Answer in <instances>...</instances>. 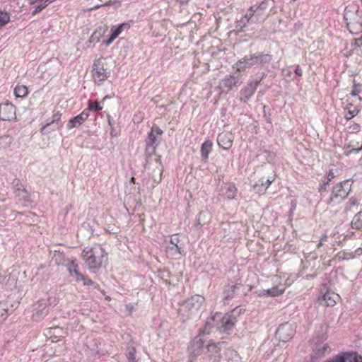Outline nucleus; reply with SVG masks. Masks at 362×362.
<instances>
[{"instance_id": "f257e3e1", "label": "nucleus", "mask_w": 362, "mask_h": 362, "mask_svg": "<svg viewBox=\"0 0 362 362\" xmlns=\"http://www.w3.org/2000/svg\"><path fill=\"white\" fill-rule=\"evenodd\" d=\"M106 255L105 250L100 245L86 247L81 253L88 269L93 272L101 267Z\"/></svg>"}, {"instance_id": "f03ea898", "label": "nucleus", "mask_w": 362, "mask_h": 362, "mask_svg": "<svg viewBox=\"0 0 362 362\" xmlns=\"http://www.w3.org/2000/svg\"><path fill=\"white\" fill-rule=\"evenodd\" d=\"M344 18L350 33L357 34L362 31V11L358 4L348 5L345 8Z\"/></svg>"}, {"instance_id": "7ed1b4c3", "label": "nucleus", "mask_w": 362, "mask_h": 362, "mask_svg": "<svg viewBox=\"0 0 362 362\" xmlns=\"http://www.w3.org/2000/svg\"><path fill=\"white\" fill-rule=\"evenodd\" d=\"M204 300L205 299L203 296L195 295L183 302L178 309L180 319L182 321H185L197 315Z\"/></svg>"}, {"instance_id": "20e7f679", "label": "nucleus", "mask_w": 362, "mask_h": 362, "mask_svg": "<svg viewBox=\"0 0 362 362\" xmlns=\"http://www.w3.org/2000/svg\"><path fill=\"white\" fill-rule=\"evenodd\" d=\"M351 187L349 180L337 183L332 188L330 195L326 203L331 206H335L340 204L348 197L351 191Z\"/></svg>"}, {"instance_id": "39448f33", "label": "nucleus", "mask_w": 362, "mask_h": 362, "mask_svg": "<svg viewBox=\"0 0 362 362\" xmlns=\"http://www.w3.org/2000/svg\"><path fill=\"white\" fill-rule=\"evenodd\" d=\"M110 75L107 64L103 57L94 61L92 76L95 83H100L105 81Z\"/></svg>"}, {"instance_id": "423d86ee", "label": "nucleus", "mask_w": 362, "mask_h": 362, "mask_svg": "<svg viewBox=\"0 0 362 362\" xmlns=\"http://www.w3.org/2000/svg\"><path fill=\"white\" fill-rule=\"evenodd\" d=\"M204 343L200 336L198 335L194 338L188 348L189 360L187 362H194L195 359L202 354Z\"/></svg>"}, {"instance_id": "0eeeda50", "label": "nucleus", "mask_w": 362, "mask_h": 362, "mask_svg": "<svg viewBox=\"0 0 362 362\" xmlns=\"http://www.w3.org/2000/svg\"><path fill=\"white\" fill-rule=\"evenodd\" d=\"M224 344V342H218L217 344L214 342H211L207 344V357H202L201 359L203 361L202 362H218L221 358V349L219 347L220 345Z\"/></svg>"}, {"instance_id": "6e6552de", "label": "nucleus", "mask_w": 362, "mask_h": 362, "mask_svg": "<svg viewBox=\"0 0 362 362\" xmlns=\"http://www.w3.org/2000/svg\"><path fill=\"white\" fill-rule=\"evenodd\" d=\"M295 333V329L291 324L285 323L281 325L276 332V337L282 341H287L291 339Z\"/></svg>"}, {"instance_id": "1a4fd4ad", "label": "nucleus", "mask_w": 362, "mask_h": 362, "mask_svg": "<svg viewBox=\"0 0 362 362\" xmlns=\"http://www.w3.org/2000/svg\"><path fill=\"white\" fill-rule=\"evenodd\" d=\"M48 313L49 308L47 301L45 299H41L35 305L32 317L35 321H40Z\"/></svg>"}, {"instance_id": "9d476101", "label": "nucleus", "mask_w": 362, "mask_h": 362, "mask_svg": "<svg viewBox=\"0 0 362 362\" xmlns=\"http://www.w3.org/2000/svg\"><path fill=\"white\" fill-rule=\"evenodd\" d=\"M325 362H362V356L356 352H346L337 355Z\"/></svg>"}, {"instance_id": "9b49d317", "label": "nucleus", "mask_w": 362, "mask_h": 362, "mask_svg": "<svg viewBox=\"0 0 362 362\" xmlns=\"http://www.w3.org/2000/svg\"><path fill=\"white\" fill-rule=\"evenodd\" d=\"M237 322V317L233 313H226L221 317V325L217 328L221 332H228L231 330Z\"/></svg>"}, {"instance_id": "f8f14e48", "label": "nucleus", "mask_w": 362, "mask_h": 362, "mask_svg": "<svg viewBox=\"0 0 362 362\" xmlns=\"http://www.w3.org/2000/svg\"><path fill=\"white\" fill-rule=\"evenodd\" d=\"M162 134L163 131L158 126H153L151 128V131L146 140L147 151L153 153L155 151L157 139Z\"/></svg>"}, {"instance_id": "ddd939ff", "label": "nucleus", "mask_w": 362, "mask_h": 362, "mask_svg": "<svg viewBox=\"0 0 362 362\" xmlns=\"http://www.w3.org/2000/svg\"><path fill=\"white\" fill-rule=\"evenodd\" d=\"M0 119L2 120H12L16 119V108L10 103L0 104Z\"/></svg>"}, {"instance_id": "4468645a", "label": "nucleus", "mask_w": 362, "mask_h": 362, "mask_svg": "<svg viewBox=\"0 0 362 362\" xmlns=\"http://www.w3.org/2000/svg\"><path fill=\"white\" fill-rule=\"evenodd\" d=\"M266 9V4L264 2H262L259 5L252 6L243 18V22L245 24L250 22L251 18L256 14L257 16H262L263 14V11Z\"/></svg>"}, {"instance_id": "2eb2a0df", "label": "nucleus", "mask_w": 362, "mask_h": 362, "mask_svg": "<svg viewBox=\"0 0 362 362\" xmlns=\"http://www.w3.org/2000/svg\"><path fill=\"white\" fill-rule=\"evenodd\" d=\"M233 135L228 132L220 133L217 136V143L220 147L225 150L231 148L233 142Z\"/></svg>"}, {"instance_id": "dca6fc26", "label": "nucleus", "mask_w": 362, "mask_h": 362, "mask_svg": "<svg viewBox=\"0 0 362 362\" xmlns=\"http://www.w3.org/2000/svg\"><path fill=\"white\" fill-rule=\"evenodd\" d=\"M130 28V25L128 23H123L119 24L117 27H112L111 28V35L109 38L105 41V45L106 46L110 45L112 43V42L122 33L124 30H127Z\"/></svg>"}, {"instance_id": "f3484780", "label": "nucleus", "mask_w": 362, "mask_h": 362, "mask_svg": "<svg viewBox=\"0 0 362 362\" xmlns=\"http://www.w3.org/2000/svg\"><path fill=\"white\" fill-rule=\"evenodd\" d=\"M88 110H83L81 113L71 118L67 124V129H71L73 128L78 127L88 118Z\"/></svg>"}, {"instance_id": "a211bd4d", "label": "nucleus", "mask_w": 362, "mask_h": 362, "mask_svg": "<svg viewBox=\"0 0 362 362\" xmlns=\"http://www.w3.org/2000/svg\"><path fill=\"white\" fill-rule=\"evenodd\" d=\"M180 242L179 238L177 235H174L171 236L170 243L172 245L171 246H168L166 248V252L168 255L172 256H176L178 255H181V248L178 245Z\"/></svg>"}, {"instance_id": "6ab92c4d", "label": "nucleus", "mask_w": 362, "mask_h": 362, "mask_svg": "<svg viewBox=\"0 0 362 362\" xmlns=\"http://www.w3.org/2000/svg\"><path fill=\"white\" fill-rule=\"evenodd\" d=\"M339 298L337 294L326 292L322 298H319L320 303L327 307H332L336 304V299Z\"/></svg>"}, {"instance_id": "aec40b11", "label": "nucleus", "mask_w": 362, "mask_h": 362, "mask_svg": "<svg viewBox=\"0 0 362 362\" xmlns=\"http://www.w3.org/2000/svg\"><path fill=\"white\" fill-rule=\"evenodd\" d=\"M211 214L207 210L202 211L198 215L194 226L200 228L202 226L209 223L211 220Z\"/></svg>"}, {"instance_id": "412c9836", "label": "nucleus", "mask_w": 362, "mask_h": 362, "mask_svg": "<svg viewBox=\"0 0 362 362\" xmlns=\"http://www.w3.org/2000/svg\"><path fill=\"white\" fill-rule=\"evenodd\" d=\"M238 83V79L234 76L229 75L221 81L219 83V88L221 89H232Z\"/></svg>"}, {"instance_id": "4be33fe9", "label": "nucleus", "mask_w": 362, "mask_h": 362, "mask_svg": "<svg viewBox=\"0 0 362 362\" xmlns=\"http://www.w3.org/2000/svg\"><path fill=\"white\" fill-rule=\"evenodd\" d=\"M220 315L216 314L207 320L203 328H201L199 331V336L209 334L211 329L214 327V322L217 317H219Z\"/></svg>"}, {"instance_id": "5701e85b", "label": "nucleus", "mask_w": 362, "mask_h": 362, "mask_svg": "<svg viewBox=\"0 0 362 362\" xmlns=\"http://www.w3.org/2000/svg\"><path fill=\"white\" fill-rule=\"evenodd\" d=\"M362 149V144L357 141H351L348 145L344 147V153L346 156H349L351 153H357Z\"/></svg>"}, {"instance_id": "b1692460", "label": "nucleus", "mask_w": 362, "mask_h": 362, "mask_svg": "<svg viewBox=\"0 0 362 362\" xmlns=\"http://www.w3.org/2000/svg\"><path fill=\"white\" fill-rule=\"evenodd\" d=\"M239 288L238 284H228L226 286L223 291V298L226 300L230 299L234 297L236 293V290Z\"/></svg>"}, {"instance_id": "393cba45", "label": "nucleus", "mask_w": 362, "mask_h": 362, "mask_svg": "<svg viewBox=\"0 0 362 362\" xmlns=\"http://www.w3.org/2000/svg\"><path fill=\"white\" fill-rule=\"evenodd\" d=\"M284 291V288H279L278 286H274L272 288L267 289V290H260L257 291L258 293V296H270L272 297L278 296L283 293Z\"/></svg>"}, {"instance_id": "a878e982", "label": "nucleus", "mask_w": 362, "mask_h": 362, "mask_svg": "<svg viewBox=\"0 0 362 362\" xmlns=\"http://www.w3.org/2000/svg\"><path fill=\"white\" fill-rule=\"evenodd\" d=\"M212 142L210 140L205 141L201 147V155L202 158V160L205 163L207 161L209 158V154L212 149Z\"/></svg>"}, {"instance_id": "bb28decb", "label": "nucleus", "mask_w": 362, "mask_h": 362, "mask_svg": "<svg viewBox=\"0 0 362 362\" xmlns=\"http://www.w3.org/2000/svg\"><path fill=\"white\" fill-rule=\"evenodd\" d=\"M238 193V189L234 184L228 183L225 186L224 195L226 199L230 200L235 199Z\"/></svg>"}, {"instance_id": "cd10ccee", "label": "nucleus", "mask_w": 362, "mask_h": 362, "mask_svg": "<svg viewBox=\"0 0 362 362\" xmlns=\"http://www.w3.org/2000/svg\"><path fill=\"white\" fill-rule=\"evenodd\" d=\"M78 265L75 260H71L67 264V269L69 274L72 276H75L77 281H79V277L81 276L82 274L78 271Z\"/></svg>"}, {"instance_id": "c85d7f7f", "label": "nucleus", "mask_w": 362, "mask_h": 362, "mask_svg": "<svg viewBox=\"0 0 362 362\" xmlns=\"http://www.w3.org/2000/svg\"><path fill=\"white\" fill-rule=\"evenodd\" d=\"M31 4H37V6L34 11H32V15L36 14L37 12L42 11L48 4L54 1L55 0H29Z\"/></svg>"}, {"instance_id": "c756f323", "label": "nucleus", "mask_w": 362, "mask_h": 362, "mask_svg": "<svg viewBox=\"0 0 362 362\" xmlns=\"http://www.w3.org/2000/svg\"><path fill=\"white\" fill-rule=\"evenodd\" d=\"M351 226L355 230L362 229V211L354 215L351 222Z\"/></svg>"}, {"instance_id": "7c9ffc66", "label": "nucleus", "mask_w": 362, "mask_h": 362, "mask_svg": "<svg viewBox=\"0 0 362 362\" xmlns=\"http://www.w3.org/2000/svg\"><path fill=\"white\" fill-rule=\"evenodd\" d=\"M59 129L60 128H56L55 127H54V124L52 122L47 121V122L42 126L40 130L42 134H48Z\"/></svg>"}, {"instance_id": "2f4dec72", "label": "nucleus", "mask_w": 362, "mask_h": 362, "mask_svg": "<svg viewBox=\"0 0 362 362\" xmlns=\"http://www.w3.org/2000/svg\"><path fill=\"white\" fill-rule=\"evenodd\" d=\"M62 114L59 112H57L53 114L51 119H47V121L52 122L54 124V127L56 128H61L63 126V122L61 120Z\"/></svg>"}, {"instance_id": "473e14b6", "label": "nucleus", "mask_w": 362, "mask_h": 362, "mask_svg": "<svg viewBox=\"0 0 362 362\" xmlns=\"http://www.w3.org/2000/svg\"><path fill=\"white\" fill-rule=\"evenodd\" d=\"M37 221V218L33 213L30 211L24 213V223L28 225H33L35 224Z\"/></svg>"}, {"instance_id": "72a5a7b5", "label": "nucleus", "mask_w": 362, "mask_h": 362, "mask_svg": "<svg viewBox=\"0 0 362 362\" xmlns=\"http://www.w3.org/2000/svg\"><path fill=\"white\" fill-rule=\"evenodd\" d=\"M8 308L6 303H0V326L8 317Z\"/></svg>"}, {"instance_id": "f704fd0d", "label": "nucleus", "mask_w": 362, "mask_h": 362, "mask_svg": "<svg viewBox=\"0 0 362 362\" xmlns=\"http://www.w3.org/2000/svg\"><path fill=\"white\" fill-rule=\"evenodd\" d=\"M10 21V16L8 13L0 11V29L6 25Z\"/></svg>"}, {"instance_id": "c9c22d12", "label": "nucleus", "mask_w": 362, "mask_h": 362, "mask_svg": "<svg viewBox=\"0 0 362 362\" xmlns=\"http://www.w3.org/2000/svg\"><path fill=\"white\" fill-rule=\"evenodd\" d=\"M359 205V202L358 200L352 197L351 198H349L347 204H346V208L349 211H354V208L355 207H358Z\"/></svg>"}, {"instance_id": "e433bc0d", "label": "nucleus", "mask_w": 362, "mask_h": 362, "mask_svg": "<svg viewBox=\"0 0 362 362\" xmlns=\"http://www.w3.org/2000/svg\"><path fill=\"white\" fill-rule=\"evenodd\" d=\"M228 362H243L240 356L235 351H230L228 355Z\"/></svg>"}, {"instance_id": "4c0bfd02", "label": "nucleus", "mask_w": 362, "mask_h": 362, "mask_svg": "<svg viewBox=\"0 0 362 362\" xmlns=\"http://www.w3.org/2000/svg\"><path fill=\"white\" fill-rule=\"evenodd\" d=\"M135 352L136 351L134 347L128 349V353L127 354L128 362H136Z\"/></svg>"}, {"instance_id": "58836bf2", "label": "nucleus", "mask_w": 362, "mask_h": 362, "mask_svg": "<svg viewBox=\"0 0 362 362\" xmlns=\"http://www.w3.org/2000/svg\"><path fill=\"white\" fill-rule=\"evenodd\" d=\"M358 112L359 111L356 107H354L353 110L346 112L344 114V117L346 119L349 120L357 115Z\"/></svg>"}, {"instance_id": "ea45409f", "label": "nucleus", "mask_w": 362, "mask_h": 362, "mask_svg": "<svg viewBox=\"0 0 362 362\" xmlns=\"http://www.w3.org/2000/svg\"><path fill=\"white\" fill-rule=\"evenodd\" d=\"M361 126L358 123L354 122L348 127L349 132L356 133L360 131Z\"/></svg>"}, {"instance_id": "a19ab883", "label": "nucleus", "mask_w": 362, "mask_h": 362, "mask_svg": "<svg viewBox=\"0 0 362 362\" xmlns=\"http://www.w3.org/2000/svg\"><path fill=\"white\" fill-rule=\"evenodd\" d=\"M79 281H83L84 285L93 286L95 285V282L93 281L90 279L85 276L81 274V276L79 277Z\"/></svg>"}, {"instance_id": "79ce46f5", "label": "nucleus", "mask_w": 362, "mask_h": 362, "mask_svg": "<svg viewBox=\"0 0 362 362\" xmlns=\"http://www.w3.org/2000/svg\"><path fill=\"white\" fill-rule=\"evenodd\" d=\"M89 110L99 111L102 110V107L98 102L90 103L88 105Z\"/></svg>"}, {"instance_id": "37998d69", "label": "nucleus", "mask_w": 362, "mask_h": 362, "mask_svg": "<svg viewBox=\"0 0 362 362\" xmlns=\"http://www.w3.org/2000/svg\"><path fill=\"white\" fill-rule=\"evenodd\" d=\"M329 182L323 181L322 183L320 185L318 191L320 193L321 196H322L323 193L326 192L327 187L329 185Z\"/></svg>"}, {"instance_id": "c03bdc74", "label": "nucleus", "mask_w": 362, "mask_h": 362, "mask_svg": "<svg viewBox=\"0 0 362 362\" xmlns=\"http://www.w3.org/2000/svg\"><path fill=\"white\" fill-rule=\"evenodd\" d=\"M272 182H273V180H270V179H267V180H266L265 182H262L260 185H261V187H263V189H258V192H260L265 191L269 187V185L272 184Z\"/></svg>"}, {"instance_id": "a18cd8bd", "label": "nucleus", "mask_w": 362, "mask_h": 362, "mask_svg": "<svg viewBox=\"0 0 362 362\" xmlns=\"http://www.w3.org/2000/svg\"><path fill=\"white\" fill-rule=\"evenodd\" d=\"M110 5H115L117 6H119L121 5V1L110 0V1H107L106 3H105L104 4H103V6H110Z\"/></svg>"}, {"instance_id": "49530a36", "label": "nucleus", "mask_w": 362, "mask_h": 362, "mask_svg": "<svg viewBox=\"0 0 362 362\" xmlns=\"http://www.w3.org/2000/svg\"><path fill=\"white\" fill-rule=\"evenodd\" d=\"M45 300L47 301V305H48V308L50 306V305H56L57 304V300L55 297H53V298H49L47 299H45Z\"/></svg>"}, {"instance_id": "de8ad7c7", "label": "nucleus", "mask_w": 362, "mask_h": 362, "mask_svg": "<svg viewBox=\"0 0 362 362\" xmlns=\"http://www.w3.org/2000/svg\"><path fill=\"white\" fill-rule=\"evenodd\" d=\"M334 177H336V175L333 172L332 170H329L327 175V181L330 182L332 181Z\"/></svg>"}, {"instance_id": "09e8293b", "label": "nucleus", "mask_w": 362, "mask_h": 362, "mask_svg": "<svg viewBox=\"0 0 362 362\" xmlns=\"http://www.w3.org/2000/svg\"><path fill=\"white\" fill-rule=\"evenodd\" d=\"M354 45L356 47H362V36L360 38H356L354 40Z\"/></svg>"}, {"instance_id": "8fccbe9b", "label": "nucleus", "mask_w": 362, "mask_h": 362, "mask_svg": "<svg viewBox=\"0 0 362 362\" xmlns=\"http://www.w3.org/2000/svg\"><path fill=\"white\" fill-rule=\"evenodd\" d=\"M245 62V60L244 59V62H242L241 60L237 62L235 66L238 71H240V69H245V66H242L243 63Z\"/></svg>"}, {"instance_id": "3c124183", "label": "nucleus", "mask_w": 362, "mask_h": 362, "mask_svg": "<svg viewBox=\"0 0 362 362\" xmlns=\"http://www.w3.org/2000/svg\"><path fill=\"white\" fill-rule=\"evenodd\" d=\"M295 74L298 75V76H301L303 74V70L301 67L299 65H297L295 69Z\"/></svg>"}, {"instance_id": "603ef678", "label": "nucleus", "mask_w": 362, "mask_h": 362, "mask_svg": "<svg viewBox=\"0 0 362 362\" xmlns=\"http://www.w3.org/2000/svg\"><path fill=\"white\" fill-rule=\"evenodd\" d=\"M1 140H5L6 141H8V143L11 142V137L9 136H4L0 138Z\"/></svg>"}, {"instance_id": "864d4df0", "label": "nucleus", "mask_w": 362, "mask_h": 362, "mask_svg": "<svg viewBox=\"0 0 362 362\" xmlns=\"http://www.w3.org/2000/svg\"><path fill=\"white\" fill-rule=\"evenodd\" d=\"M177 1L180 4V5H185V4H187L189 0H177Z\"/></svg>"}, {"instance_id": "5fc2aeb1", "label": "nucleus", "mask_w": 362, "mask_h": 362, "mask_svg": "<svg viewBox=\"0 0 362 362\" xmlns=\"http://www.w3.org/2000/svg\"><path fill=\"white\" fill-rule=\"evenodd\" d=\"M93 286L94 287V288L100 291L103 293H105V291L103 290H100L99 284L95 283V285H93Z\"/></svg>"}, {"instance_id": "6e6d98bb", "label": "nucleus", "mask_w": 362, "mask_h": 362, "mask_svg": "<svg viewBox=\"0 0 362 362\" xmlns=\"http://www.w3.org/2000/svg\"><path fill=\"white\" fill-rule=\"evenodd\" d=\"M327 240V235L326 234H324L322 238H320L321 242H325Z\"/></svg>"}, {"instance_id": "4d7b16f0", "label": "nucleus", "mask_w": 362, "mask_h": 362, "mask_svg": "<svg viewBox=\"0 0 362 362\" xmlns=\"http://www.w3.org/2000/svg\"><path fill=\"white\" fill-rule=\"evenodd\" d=\"M361 93V92H355V91H353V92H351V95H352V96H354V97L358 96L359 99L361 100V98H360V95H359V93Z\"/></svg>"}, {"instance_id": "13d9d810", "label": "nucleus", "mask_w": 362, "mask_h": 362, "mask_svg": "<svg viewBox=\"0 0 362 362\" xmlns=\"http://www.w3.org/2000/svg\"><path fill=\"white\" fill-rule=\"evenodd\" d=\"M103 6V5H95V6L90 8L89 10L90 11H92V10H96L100 7Z\"/></svg>"}, {"instance_id": "bf43d9fd", "label": "nucleus", "mask_w": 362, "mask_h": 362, "mask_svg": "<svg viewBox=\"0 0 362 362\" xmlns=\"http://www.w3.org/2000/svg\"><path fill=\"white\" fill-rule=\"evenodd\" d=\"M252 93V92H250L248 95H245V99H244V102H246L247 100H248L251 97Z\"/></svg>"}, {"instance_id": "052dcab7", "label": "nucleus", "mask_w": 362, "mask_h": 362, "mask_svg": "<svg viewBox=\"0 0 362 362\" xmlns=\"http://www.w3.org/2000/svg\"><path fill=\"white\" fill-rule=\"evenodd\" d=\"M134 181H135V178H134V177H132L130 178V182H132V183H134Z\"/></svg>"}, {"instance_id": "680f3d73", "label": "nucleus", "mask_w": 362, "mask_h": 362, "mask_svg": "<svg viewBox=\"0 0 362 362\" xmlns=\"http://www.w3.org/2000/svg\"><path fill=\"white\" fill-rule=\"evenodd\" d=\"M14 94H15V95H16L17 98H18V97H22L21 95H20L18 94V92H17V91H15V92H14Z\"/></svg>"}, {"instance_id": "e2e57ef3", "label": "nucleus", "mask_w": 362, "mask_h": 362, "mask_svg": "<svg viewBox=\"0 0 362 362\" xmlns=\"http://www.w3.org/2000/svg\"><path fill=\"white\" fill-rule=\"evenodd\" d=\"M259 184L257 183L254 185V188L256 189L257 187H259Z\"/></svg>"}, {"instance_id": "0e129e2a", "label": "nucleus", "mask_w": 362, "mask_h": 362, "mask_svg": "<svg viewBox=\"0 0 362 362\" xmlns=\"http://www.w3.org/2000/svg\"><path fill=\"white\" fill-rule=\"evenodd\" d=\"M322 242H321V241L320 240V243H318V245H317V247H320V246H322Z\"/></svg>"}, {"instance_id": "69168bd1", "label": "nucleus", "mask_w": 362, "mask_h": 362, "mask_svg": "<svg viewBox=\"0 0 362 362\" xmlns=\"http://www.w3.org/2000/svg\"><path fill=\"white\" fill-rule=\"evenodd\" d=\"M28 92H24L23 97L25 98L28 95Z\"/></svg>"}, {"instance_id": "338daca9", "label": "nucleus", "mask_w": 362, "mask_h": 362, "mask_svg": "<svg viewBox=\"0 0 362 362\" xmlns=\"http://www.w3.org/2000/svg\"><path fill=\"white\" fill-rule=\"evenodd\" d=\"M17 191H18V196H19V195H20V193H21V190H20V189H17Z\"/></svg>"}, {"instance_id": "774afa93", "label": "nucleus", "mask_w": 362, "mask_h": 362, "mask_svg": "<svg viewBox=\"0 0 362 362\" xmlns=\"http://www.w3.org/2000/svg\"><path fill=\"white\" fill-rule=\"evenodd\" d=\"M105 299L107 300H110V298L109 296H106Z\"/></svg>"}]
</instances>
